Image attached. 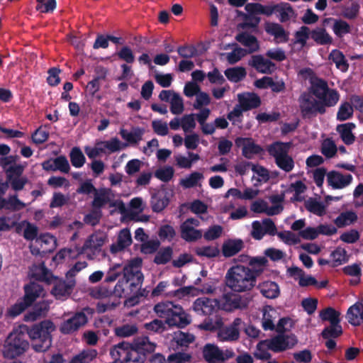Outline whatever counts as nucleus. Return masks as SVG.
Instances as JSON below:
<instances>
[{"instance_id": "obj_1", "label": "nucleus", "mask_w": 363, "mask_h": 363, "mask_svg": "<svg viewBox=\"0 0 363 363\" xmlns=\"http://www.w3.org/2000/svg\"><path fill=\"white\" fill-rule=\"evenodd\" d=\"M154 311L158 317L164 319H154L144 324V328L150 333H162L169 327L184 328L191 323V317L183 308L172 301L160 302L154 306Z\"/></svg>"}, {"instance_id": "obj_2", "label": "nucleus", "mask_w": 363, "mask_h": 363, "mask_svg": "<svg viewBox=\"0 0 363 363\" xmlns=\"http://www.w3.org/2000/svg\"><path fill=\"white\" fill-rule=\"evenodd\" d=\"M262 270H252L249 267L235 264L230 267L225 276V286L236 293L252 291L257 284Z\"/></svg>"}, {"instance_id": "obj_3", "label": "nucleus", "mask_w": 363, "mask_h": 363, "mask_svg": "<svg viewBox=\"0 0 363 363\" xmlns=\"http://www.w3.org/2000/svg\"><path fill=\"white\" fill-rule=\"evenodd\" d=\"M23 331L31 340L33 349L37 352L47 351L52 345L51 333L55 330L54 323L50 320H45L31 327L22 325Z\"/></svg>"}, {"instance_id": "obj_4", "label": "nucleus", "mask_w": 363, "mask_h": 363, "mask_svg": "<svg viewBox=\"0 0 363 363\" xmlns=\"http://www.w3.org/2000/svg\"><path fill=\"white\" fill-rule=\"evenodd\" d=\"M335 94L333 91L327 101H321L315 98L311 93H302L298 98L301 116L303 118H311L315 117L318 114H325L326 107L335 106Z\"/></svg>"}, {"instance_id": "obj_5", "label": "nucleus", "mask_w": 363, "mask_h": 363, "mask_svg": "<svg viewBox=\"0 0 363 363\" xmlns=\"http://www.w3.org/2000/svg\"><path fill=\"white\" fill-rule=\"evenodd\" d=\"M29 347L30 344L21 325L7 337L4 345V357L11 359H15L23 354Z\"/></svg>"}, {"instance_id": "obj_6", "label": "nucleus", "mask_w": 363, "mask_h": 363, "mask_svg": "<svg viewBox=\"0 0 363 363\" xmlns=\"http://www.w3.org/2000/svg\"><path fill=\"white\" fill-rule=\"evenodd\" d=\"M156 345L147 336L134 338L132 350L124 357L123 363H144L147 357L155 352Z\"/></svg>"}, {"instance_id": "obj_7", "label": "nucleus", "mask_w": 363, "mask_h": 363, "mask_svg": "<svg viewBox=\"0 0 363 363\" xmlns=\"http://www.w3.org/2000/svg\"><path fill=\"white\" fill-rule=\"evenodd\" d=\"M94 310L89 307L84 308L81 311L75 313L71 318L64 320L60 326V331L64 335L72 334L77 331L88 322L86 313L92 314Z\"/></svg>"}, {"instance_id": "obj_8", "label": "nucleus", "mask_w": 363, "mask_h": 363, "mask_svg": "<svg viewBox=\"0 0 363 363\" xmlns=\"http://www.w3.org/2000/svg\"><path fill=\"white\" fill-rule=\"evenodd\" d=\"M297 343L294 335H284L279 333L272 338L261 341V344H266L267 349L274 352H281L292 348Z\"/></svg>"}, {"instance_id": "obj_9", "label": "nucleus", "mask_w": 363, "mask_h": 363, "mask_svg": "<svg viewBox=\"0 0 363 363\" xmlns=\"http://www.w3.org/2000/svg\"><path fill=\"white\" fill-rule=\"evenodd\" d=\"M309 90L308 93H311L312 96L321 101H327L329 99L330 94L333 91L335 94V106L337 104L340 99L338 91L335 89H330L327 82L321 78L315 77L314 79L311 80Z\"/></svg>"}, {"instance_id": "obj_10", "label": "nucleus", "mask_w": 363, "mask_h": 363, "mask_svg": "<svg viewBox=\"0 0 363 363\" xmlns=\"http://www.w3.org/2000/svg\"><path fill=\"white\" fill-rule=\"evenodd\" d=\"M244 322L240 318H236L228 325L220 326L218 331V338L221 341L233 342L240 337V326Z\"/></svg>"}, {"instance_id": "obj_11", "label": "nucleus", "mask_w": 363, "mask_h": 363, "mask_svg": "<svg viewBox=\"0 0 363 363\" xmlns=\"http://www.w3.org/2000/svg\"><path fill=\"white\" fill-rule=\"evenodd\" d=\"M235 144L238 147H242V155L247 159H252L254 155L261 154L264 150L256 143L251 138L238 137L235 140Z\"/></svg>"}, {"instance_id": "obj_12", "label": "nucleus", "mask_w": 363, "mask_h": 363, "mask_svg": "<svg viewBox=\"0 0 363 363\" xmlns=\"http://www.w3.org/2000/svg\"><path fill=\"white\" fill-rule=\"evenodd\" d=\"M193 310L200 315H211L217 311L218 301L207 297H200L193 303Z\"/></svg>"}, {"instance_id": "obj_13", "label": "nucleus", "mask_w": 363, "mask_h": 363, "mask_svg": "<svg viewBox=\"0 0 363 363\" xmlns=\"http://www.w3.org/2000/svg\"><path fill=\"white\" fill-rule=\"evenodd\" d=\"M223 309L228 312L235 310H243L248 307L249 301L238 294L232 293L224 294L223 296Z\"/></svg>"}, {"instance_id": "obj_14", "label": "nucleus", "mask_w": 363, "mask_h": 363, "mask_svg": "<svg viewBox=\"0 0 363 363\" xmlns=\"http://www.w3.org/2000/svg\"><path fill=\"white\" fill-rule=\"evenodd\" d=\"M353 177L350 174H343L335 170H332L327 174V183L333 189H342L349 186L352 182Z\"/></svg>"}, {"instance_id": "obj_15", "label": "nucleus", "mask_w": 363, "mask_h": 363, "mask_svg": "<svg viewBox=\"0 0 363 363\" xmlns=\"http://www.w3.org/2000/svg\"><path fill=\"white\" fill-rule=\"evenodd\" d=\"M75 280L67 281L64 279H55L51 294L57 298L64 300L68 297L72 292L75 286Z\"/></svg>"}, {"instance_id": "obj_16", "label": "nucleus", "mask_w": 363, "mask_h": 363, "mask_svg": "<svg viewBox=\"0 0 363 363\" xmlns=\"http://www.w3.org/2000/svg\"><path fill=\"white\" fill-rule=\"evenodd\" d=\"M248 65L263 74H272L277 68L273 62L265 59L261 55H252L248 62Z\"/></svg>"}, {"instance_id": "obj_17", "label": "nucleus", "mask_w": 363, "mask_h": 363, "mask_svg": "<svg viewBox=\"0 0 363 363\" xmlns=\"http://www.w3.org/2000/svg\"><path fill=\"white\" fill-rule=\"evenodd\" d=\"M264 30L267 34L273 36L278 43H286L289 40V33L278 23H265Z\"/></svg>"}, {"instance_id": "obj_18", "label": "nucleus", "mask_w": 363, "mask_h": 363, "mask_svg": "<svg viewBox=\"0 0 363 363\" xmlns=\"http://www.w3.org/2000/svg\"><path fill=\"white\" fill-rule=\"evenodd\" d=\"M240 106L244 111L258 108L261 105L259 96L253 92H244L238 95Z\"/></svg>"}, {"instance_id": "obj_19", "label": "nucleus", "mask_w": 363, "mask_h": 363, "mask_svg": "<svg viewBox=\"0 0 363 363\" xmlns=\"http://www.w3.org/2000/svg\"><path fill=\"white\" fill-rule=\"evenodd\" d=\"M132 244V237L130 231L128 228L121 230L118 233L117 241L113 243L110 247V251L112 254H116L123 251Z\"/></svg>"}, {"instance_id": "obj_20", "label": "nucleus", "mask_w": 363, "mask_h": 363, "mask_svg": "<svg viewBox=\"0 0 363 363\" xmlns=\"http://www.w3.org/2000/svg\"><path fill=\"white\" fill-rule=\"evenodd\" d=\"M260 294L265 298L274 299L279 296L280 289L278 284L272 281H264L257 286Z\"/></svg>"}, {"instance_id": "obj_21", "label": "nucleus", "mask_w": 363, "mask_h": 363, "mask_svg": "<svg viewBox=\"0 0 363 363\" xmlns=\"http://www.w3.org/2000/svg\"><path fill=\"white\" fill-rule=\"evenodd\" d=\"M123 275L125 285L130 291L138 290L141 287L144 280L142 272H123Z\"/></svg>"}, {"instance_id": "obj_22", "label": "nucleus", "mask_w": 363, "mask_h": 363, "mask_svg": "<svg viewBox=\"0 0 363 363\" xmlns=\"http://www.w3.org/2000/svg\"><path fill=\"white\" fill-rule=\"evenodd\" d=\"M202 355L208 363H220V359H222V350L214 344L207 343L202 349Z\"/></svg>"}, {"instance_id": "obj_23", "label": "nucleus", "mask_w": 363, "mask_h": 363, "mask_svg": "<svg viewBox=\"0 0 363 363\" xmlns=\"http://www.w3.org/2000/svg\"><path fill=\"white\" fill-rule=\"evenodd\" d=\"M355 128L356 125L354 123H346L337 125L336 130L340 134L341 140L345 145H350L354 143L356 137L352 133V130Z\"/></svg>"}, {"instance_id": "obj_24", "label": "nucleus", "mask_w": 363, "mask_h": 363, "mask_svg": "<svg viewBox=\"0 0 363 363\" xmlns=\"http://www.w3.org/2000/svg\"><path fill=\"white\" fill-rule=\"evenodd\" d=\"M291 147V142L284 143L276 141L269 145L267 147V150L269 155L273 157L274 160H276L277 158L288 154Z\"/></svg>"}, {"instance_id": "obj_25", "label": "nucleus", "mask_w": 363, "mask_h": 363, "mask_svg": "<svg viewBox=\"0 0 363 363\" xmlns=\"http://www.w3.org/2000/svg\"><path fill=\"white\" fill-rule=\"evenodd\" d=\"M346 317L348 322L354 326H359L363 323V303L357 302L350 306Z\"/></svg>"}, {"instance_id": "obj_26", "label": "nucleus", "mask_w": 363, "mask_h": 363, "mask_svg": "<svg viewBox=\"0 0 363 363\" xmlns=\"http://www.w3.org/2000/svg\"><path fill=\"white\" fill-rule=\"evenodd\" d=\"M244 247V242L241 239H228L222 245V253L225 257H231Z\"/></svg>"}, {"instance_id": "obj_27", "label": "nucleus", "mask_w": 363, "mask_h": 363, "mask_svg": "<svg viewBox=\"0 0 363 363\" xmlns=\"http://www.w3.org/2000/svg\"><path fill=\"white\" fill-rule=\"evenodd\" d=\"M43 291V286L35 282H30L24 286L25 294L23 299L31 306Z\"/></svg>"}, {"instance_id": "obj_28", "label": "nucleus", "mask_w": 363, "mask_h": 363, "mask_svg": "<svg viewBox=\"0 0 363 363\" xmlns=\"http://www.w3.org/2000/svg\"><path fill=\"white\" fill-rule=\"evenodd\" d=\"M311 38L319 45H330L333 40L325 28L323 27H316L311 30Z\"/></svg>"}, {"instance_id": "obj_29", "label": "nucleus", "mask_w": 363, "mask_h": 363, "mask_svg": "<svg viewBox=\"0 0 363 363\" xmlns=\"http://www.w3.org/2000/svg\"><path fill=\"white\" fill-rule=\"evenodd\" d=\"M262 312V328L264 330H274L275 329L274 320L277 318V311L270 306H266L264 307Z\"/></svg>"}, {"instance_id": "obj_30", "label": "nucleus", "mask_w": 363, "mask_h": 363, "mask_svg": "<svg viewBox=\"0 0 363 363\" xmlns=\"http://www.w3.org/2000/svg\"><path fill=\"white\" fill-rule=\"evenodd\" d=\"M278 8L276 9V13H279V20L281 23H285L291 18H296V13L291 5L287 2H281L277 4Z\"/></svg>"}, {"instance_id": "obj_31", "label": "nucleus", "mask_w": 363, "mask_h": 363, "mask_svg": "<svg viewBox=\"0 0 363 363\" xmlns=\"http://www.w3.org/2000/svg\"><path fill=\"white\" fill-rule=\"evenodd\" d=\"M333 21L332 30L335 35L338 38H342L345 35L351 32L350 24L342 19H335L333 18H325V21Z\"/></svg>"}, {"instance_id": "obj_32", "label": "nucleus", "mask_w": 363, "mask_h": 363, "mask_svg": "<svg viewBox=\"0 0 363 363\" xmlns=\"http://www.w3.org/2000/svg\"><path fill=\"white\" fill-rule=\"evenodd\" d=\"M235 39L242 45L249 48L250 52H257L259 48L257 38L249 33H239L236 35Z\"/></svg>"}, {"instance_id": "obj_33", "label": "nucleus", "mask_w": 363, "mask_h": 363, "mask_svg": "<svg viewBox=\"0 0 363 363\" xmlns=\"http://www.w3.org/2000/svg\"><path fill=\"white\" fill-rule=\"evenodd\" d=\"M169 199L164 192H158L152 196L150 204L154 212H161L169 204Z\"/></svg>"}, {"instance_id": "obj_34", "label": "nucleus", "mask_w": 363, "mask_h": 363, "mask_svg": "<svg viewBox=\"0 0 363 363\" xmlns=\"http://www.w3.org/2000/svg\"><path fill=\"white\" fill-rule=\"evenodd\" d=\"M328 58L332 60L335 64L336 67L342 72H346L348 70L349 63L345 56L340 50L337 49L333 50Z\"/></svg>"}, {"instance_id": "obj_35", "label": "nucleus", "mask_w": 363, "mask_h": 363, "mask_svg": "<svg viewBox=\"0 0 363 363\" xmlns=\"http://www.w3.org/2000/svg\"><path fill=\"white\" fill-rule=\"evenodd\" d=\"M180 230L182 238L189 242H195L202 237L201 231L200 230L195 229L193 226L181 225Z\"/></svg>"}, {"instance_id": "obj_36", "label": "nucleus", "mask_w": 363, "mask_h": 363, "mask_svg": "<svg viewBox=\"0 0 363 363\" xmlns=\"http://www.w3.org/2000/svg\"><path fill=\"white\" fill-rule=\"evenodd\" d=\"M94 197L91 201L92 208L101 210L106 203L110 201L108 191L102 188L94 194Z\"/></svg>"}, {"instance_id": "obj_37", "label": "nucleus", "mask_w": 363, "mask_h": 363, "mask_svg": "<svg viewBox=\"0 0 363 363\" xmlns=\"http://www.w3.org/2000/svg\"><path fill=\"white\" fill-rule=\"evenodd\" d=\"M354 106L350 101H343L340 104L336 115L338 121H345L353 117Z\"/></svg>"}, {"instance_id": "obj_38", "label": "nucleus", "mask_w": 363, "mask_h": 363, "mask_svg": "<svg viewBox=\"0 0 363 363\" xmlns=\"http://www.w3.org/2000/svg\"><path fill=\"white\" fill-rule=\"evenodd\" d=\"M224 74L229 81L238 83L245 78L247 72L243 67H234L226 69Z\"/></svg>"}, {"instance_id": "obj_39", "label": "nucleus", "mask_w": 363, "mask_h": 363, "mask_svg": "<svg viewBox=\"0 0 363 363\" xmlns=\"http://www.w3.org/2000/svg\"><path fill=\"white\" fill-rule=\"evenodd\" d=\"M144 132L145 130L143 128L135 127L133 128L131 132H128L125 129H121L120 135L123 139L125 140L128 143L135 144L142 140Z\"/></svg>"}, {"instance_id": "obj_40", "label": "nucleus", "mask_w": 363, "mask_h": 363, "mask_svg": "<svg viewBox=\"0 0 363 363\" xmlns=\"http://www.w3.org/2000/svg\"><path fill=\"white\" fill-rule=\"evenodd\" d=\"M173 255V249L170 246H167L165 247L160 248L154 258V263L156 264H166L168 263L172 258Z\"/></svg>"}, {"instance_id": "obj_41", "label": "nucleus", "mask_w": 363, "mask_h": 363, "mask_svg": "<svg viewBox=\"0 0 363 363\" xmlns=\"http://www.w3.org/2000/svg\"><path fill=\"white\" fill-rule=\"evenodd\" d=\"M343 333L342 327L340 323L330 324L324 328L321 332V337L323 339L337 338Z\"/></svg>"}, {"instance_id": "obj_42", "label": "nucleus", "mask_w": 363, "mask_h": 363, "mask_svg": "<svg viewBox=\"0 0 363 363\" xmlns=\"http://www.w3.org/2000/svg\"><path fill=\"white\" fill-rule=\"evenodd\" d=\"M203 174L199 172L191 173L186 178L182 179L179 184L184 189H191L196 186L199 182L203 179Z\"/></svg>"}, {"instance_id": "obj_43", "label": "nucleus", "mask_w": 363, "mask_h": 363, "mask_svg": "<svg viewBox=\"0 0 363 363\" xmlns=\"http://www.w3.org/2000/svg\"><path fill=\"white\" fill-rule=\"evenodd\" d=\"M340 313L332 307H328L320 312V318L330 324L340 323Z\"/></svg>"}, {"instance_id": "obj_44", "label": "nucleus", "mask_w": 363, "mask_h": 363, "mask_svg": "<svg viewBox=\"0 0 363 363\" xmlns=\"http://www.w3.org/2000/svg\"><path fill=\"white\" fill-rule=\"evenodd\" d=\"M304 205L307 211L315 215L322 216L325 213V206L322 202L318 201L315 199L310 198Z\"/></svg>"}, {"instance_id": "obj_45", "label": "nucleus", "mask_w": 363, "mask_h": 363, "mask_svg": "<svg viewBox=\"0 0 363 363\" xmlns=\"http://www.w3.org/2000/svg\"><path fill=\"white\" fill-rule=\"evenodd\" d=\"M33 277L38 281H45L48 284L51 282V279L53 278L52 274L43 262L35 267Z\"/></svg>"}, {"instance_id": "obj_46", "label": "nucleus", "mask_w": 363, "mask_h": 363, "mask_svg": "<svg viewBox=\"0 0 363 363\" xmlns=\"http://www.w3.org/2000/svg\"><path fill=\"white\" fill-rule=\"evenodd\" d=\"M357 220V215L354 211L341 213L335 220V223L339 228L353 223Z\"/></svg>"}, {"instance_id": "obj_47", "label": "nucleus", "mask_w": 363, "mask_h": 363, "mask_svg": "<svg viewBox=\"0 0 363 363\" xmlns=\"http://www.w3.org/2000/svg\"><path fill=\"white\" fill-rule=\"evenodd\" d=\"M50 308L49 303L42 301L36 303L33 307L32 311L29 313V316L33 320H37L38 318L45 315Z\"/></svg>"}, {"instance_id": "obj_48", "label": "nucleus", "mask_w": 363, "mask_h": 363, "mask_svg": "<svg viewBox=\"0 0 363 363\" xmlns=\"http://www.w3.org/2000/svg\"><path fill=\"white\" fill-rule=\"evenodd\" d=\"M30 305L23 298L17 301V302L9 308L6 312V317L15 318L23 313Z\"/></svg>"}, {"instance_id": "obj_49", "label": "nucleus", "mask_w": 363, "mask_h": 363, "mask_svg": "<svg viewBox=\"0 0 363 363\" xmlns=\"http://www.w3.org/2000/svg\"><path fill=\"white\" fill-rule=\"evenodd\" d=\"M105 240L106 238L104 236L93 234L85 241L84 248L100 250L101 247L104 245Z\"/></svg>"}, {"instance_id": "obj_50", "label": "nucleus", "mask_w": 363, "mask_h": 363, "mask_svg": "<svg viewBox=\"0 0 363 363\" xmlns=\"http://www.w3.org/2000/svg\"><path fill=\"white\" fill-rule=\"evenodd\" d=\"M69 157L72 166L76 168L82 167L86 162V158L79 147H74L71 150Z\"/></svg>"}, {"instance_id": "obj_51", "label": "nucleus", "mask_w": 363, "mask_h": 363, "mask_svg": "<svg viewBox=\"0 0 363 363\" xmlns=\"http://www.w3.org/2000/svg\"><path fill=\"white\" fill-rule=\"evenodd\" d=\"M138 328L135 324H125L115 329V334L118 337H127L138 333Z\"/></svg>"}, {"instance_id": "obj_52", "label": "nucleus", "mask_w": 363, "mask_h": 363, "mask_svg": "<svg viewBox=\"0 0 363 363\" xmlns=\"http://www.w3.org/2000/svg\"><path fill=\"white\" fill-rule=\"evenodd\" d=\"M277 167L286 172H290L294 167V161L289 153L275 160Z\"/></svg>"}, {"instance_id": "obj_53", "label": "nucleus", "mask_w": 363, "mask_h": 363, "mask_svg": "<svg viewBox=\"0 0 363 363\" xmlns=\"http://www.w3.org/2000/svg\"><path fill=\"white\" fill-rule=\"evenodd\" d=\"M184 106L182 98L177 93H173L170 100V111L173 114H180L184 111Z\"/></svg>"}, {"instance_id": "obj_54", "label": "nucleus", "mask_w": 363, "mask_h": 363, "mask_svg": "<svg viewBox=\"0 0 363 363\" xmlns=\"http://www.w3.org/2000/svg\"><path fill=\"white\" fill-rule=\"evenodd\" d=\"M321 152L327 158L333 157L337 152V146L335 142L330 139L325 140L321 145Z\"/></svg>"}, {"instance_id": "obj_55", "label": "nucleus", "mask_w": 363, "mask_h": 363, "mask_svg": "<svg viewBox=\"0 0 363 363\" xmlns=\"http://www.w3.org/2000/svg\"><path fill=\"white\" fill-rule=\"evenodd\" d=\"M195 252L199 257L214 258L218 256L220 251L217 247L204 246L201 247H197L195 250Z\"/></svg>"}, {"instance_id": "obj_56", "label": "nucleus", "mask_w": 363, "mask_h": 363, "mask_svg": "<svg viewBox=\"0 0 363 363\" xmlns=\"http://www.w3.org/2000/svg\"><path fill=\"white\" fill-rule=\"evenodd\" d=\"M331 257L333 259L334 266H338L343 263L348 262V257L347 255V251L345 249L337 247L331 253Z\"/></svg>"}, {"instance_id": "obj_57", "label": "nucleus", "mask_w": 363, "mask_h": 363, "mask_svg": "<svg viewBox=\"0 0 363 363\" xmlns=\"http://www.w3.org/2000/svg\"><path fill=\"white\" fill-rule=\"evenodd\" d=\"M176 235L174 228L168 224L162 225L158 231V236L162 240L172 241Z\"/></svg>"}, {"instance_id": "obj_58", "label": "nucleus", "mask_w": 363, "mask_h": 363, "mask_svg": "<svg viewBox=\"0 0 363 363\" xmlns=\"http://www.w3.org/2000/svg\"><path fill=\"white\" fill-rule=\"evenodd\" d=\"M174 170L170 166L164 168H160L155 172V176L160 180L164 182H169L174 176Z\"/></svg>"}, {"instance_id": "obj_59", "label": "nucleus", "mask_w": 363, "mask_h": 363, "mask_svg": "<svg viewBox=\"0 0 363 363\" xmlns=\"http://www.w3.org/2000/svg\"><path fill=\"white\" fill-rule=\"evenodd\" d=\"M55 172L57 170L63 173H68L70 169L69 162L65 156L60 155L52 159Z\"/></svg>"}, {"instance_id": "obj_60", "label": "nucleus", "mask_w": 363, "mask_h": 363, "mask_svg": "<svg viewBox=\"0 0 363 363\" xmlns=\"http://www.w3.org/2000/svg\"><path fill=\"white\" fill-rule=\"evenodd\" d=\"M26 207V204L18 199L17 194L9 196L6 199V209L18 211Z\"/></svg>"}, {"instance_id": "obj_61", "label": "nucleus", "mask_w": 363, "mask_h": 363, "mask_svg": "<svg viewBox=\"0 0 363 363\" xmlns=\"http://www.w3.org/2000/svg\"><path fill=\"white\" fill-rule=\"evenodd\" d=\"M101 216V210L92 208L89 213L84 216L83 220L87 225L95 226L99 224Z\"/></svg>"}, {"instance_id": "obj_62", "label": "nucleus", "mask_w": 363, "mask_h": 363, "mask_svg": "<svg viewBox=\"0 0 363 363\" xmlns=\"http://www.w3.org/2000/svg\"><path fill=\"white\" fill-rule=\"evenodd\" d=\"M296 43L305 46L307 40L311 38V30L308 27L303 26L300 28L299 30L295 33Z\"/></svg>"}, {"instance_id": "obj_63", "label": "nucleus", "mask_w": 363, "mask_h": 363, "mask_svg": "<svg viewBox=\"0 0 363 363\" xmlns=\"http://www.w3.org/2000/svg\"><path fill=\"white\" fill-rule=\"evenodd\" d=\"M56 8V0H37V11L42 13L52 12Z\"/></svg>"}, {"instance_id": "obj_64", "label": "nucleus", "mask_w": 363, "mask_h": 363, "mask_svg": "<svg viewBox=\"0 0 363 363\" xmlns=\"http://www.w3.org/2000/svg\"><path fill=\"white\" fill-rule=\"evenodd\" d=\"M116 55L120 60L125 61L128 64H132L135 62L133 52L128 46L122 47Z\"/></svg>"}]
</instances>
